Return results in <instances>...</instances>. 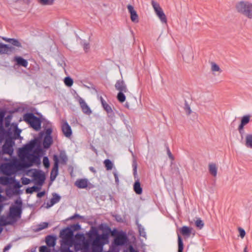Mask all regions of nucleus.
I'll list each match as a JSON object with an SVG mask.
<instances>
[{
  "mask_svg": "<svg viewBox=\"0 0 252 252\" xmlns=\"http://www.w3.org/2000/svg\"><path fill=\"white\" fill-rule=\"evenodd\" d=\"M106 230V232L99 234L97 229L92 226L87 233L89 238L87 240H89L93 252H102L103 246L108 243L109 235L111 230L109 227H107Z\"/></svg>",
  "mask_w": 252,
  "mask_h": 252,
  "instance_id": "1",
  "label": "nucleus"
},
{
  "mask_svg": "<svg viewBox=\"0 0 252 252\" xmlns=\"http://www.w3.org/2000/svg\"><path fill=\"white\" fill-rule=\"evenodd\" d=\"M33 144L26 145L19 150V156L24 158L22 163L24 167H31L33 163L37 165L40 164V159L38 156L31 153L33 150Z\"/></svg>",
  "mask_w": 252,
  "mask_h": 252,
  "instance_id": "2",
  "label": "nucleus"
},
{
  "mask_svg": "<svg viewBox=\"0 0 252 252\" xmlns=\"http://www.w3.org/2000/svg\"><path fill=\"white\" fill-rule=\"evenodd\" d=\"M76 241H74V250L77 252L80 250L82 252H93L90 250V242L87 240L83 234L77 233L75 236Z\"/></svg>",
  "mask_w": 252,
  "mask_h": 252,
  "instance_id": "3",
  "label": "nucleus"
},
{
  "mask_svg": "<svg viewBox=\"0 0 252 252\" xmlns=\"http://www.w3.org/2000/svg\"><path fill=\"white\" fill-rule=\"evenodd\" d=\"M236 9L238 12L249 19H252V3L240 1L236 4Z\"/></svg>",
  "mask_w": 252,
  "mask_h": 252,
  "instance_id": "4",
  "label": "nucleus"
},
{
  "mask_svg": "<svg viewBox=\"0 0 252 252\" xmlns=\"http://www.w3.org/2000/svg\"><path fill=\"white\" fill-rule=\"evenodd\" d=\"M60 235L62 239L63 245L72 247L74 242L73 233L69 227L62 230L60 232Z\"/></svg>",
  "mask_w": 252,
  "mask_h": 252,
  "instance_id": "5",
  "label": "nucleus"
},
{
  "mask_svg": "<svg viewBox=\"0 0 252 252\" xmlns=\"http://www.w3.org/2000/svg\"><path fill=\"white\" fill-rule=\"evenodd\" d=\"M115 89L119 91L117 98L119 102L122 103L126 100V96L124 93L128 92L127 86L125 81L123 80H118L115 85Z\"/></svg>",
  "mask_w": 252,
  "mask_h": 252,
  "instance_id": "6",
  "label": "nucleus"
},
{
  "mask_svg": "<svg viewBox=\"0 0 252 252\" xmlns=\"http://www.w3.org/2000/svg\"><path fill=\"white\" fill-rule=\"evenodd\" d=\"M61 160V163L63 164H65L68 160V158L66 155L65 152L62 151L60 152L59 157L56 155H54L53 156V160L54 162V166L52 169V172L55 171L56 173L54 176H53L51 174L50 179L51 181H53L56 177V176L58 174V168H59V159Z\"/></svg>",
  "mask_w": 252,
  "mask_h": 252,
  "instance_id": "7",
  "label": "nucleus"
},
{
  "mask_svg": "<svg viewBox=\"0 0 252 252\" xmlns=\"http://www.w3.org/2000/svg\"><path fill=\"white\" fill-rule=\"evenodd\" d=\"M11 132L8 135H5L7 136L5 139V142L2 147V153L3 154H7L11 156L13 153V147L15 144L14 141L13 140L12 137L10 136Z\"/></svg>",
  "mask_w": 252,
  "mask_h": 252,
  "instance_id": "8",
  "label": "nucleus"
},
{
  "mask_svg": "<svg viewBox=\"0 0 252 252\" xmlns=\"http://www.w3.org/2000/svg\"><path fill=\"white\" fill-rule=\"evenodd\" d=\"M15 203L17 204V206L10 207L9 209V217L12 219L20 218L22 213V201L21 200H16L15 201Z\"/></svg>",
  "mask_w": 252,
  "mask_h": 252,
  "instance_id": "9",
  "label": "nucleus"
},
{
  "mask_svg": "<svg viewBox=\"0 0 252 252\" xmlns=\"http://www.w3.org/2000/svg\"><path fill=\"white\" fill-rule=\"evenodd\" d=\"M128 240L126 233L123 231L117 232L114 238L113 243L116 246H122L126 244Z\"/></svg>",
  "mask_w": 252,
  "mask_h": 252,
  "instance_id": "10",
  "label": "nucleus"
},
{
  "mask_svg": "<svg viewBox=\"0 0 252 252\" xmlns=\"http://www.w3.org/2000/svg\"><path fill=\"white\" fill-rule=\"evenodd\" d=\"M153 7L154 9V10L158 16L159 19L160 20L161 22L162 23H167V18L166 16L164 13L162 8L160 7L159 4L155 1L154 0H152L151 2Z\"/></svg>",
  "mask_w": 252,
  "mask_h": 252,
  "instance_id": "11",
  "label": "nucleus"
},
{
  "mask_svg": "<svg viewBox=\"0 0 252 252\" xmlns=\"http://www.w3.org/2000/svg\"><path fill=\"white\" fill-rule=\"evenodd\" d=\"M33 144V153L35 156H38L39 158L40 156L42 154L43 150L41 146V141L38 138H35L32 140L27 145H31Z\"/></svg>",
  "mask_w": 252,
  "mask_h": 252,
  "instance_id": "12",
  "label": "nucleus"
},
{
  "mask_svg": "<svg viewBox=\"0 0 252 252\" xmlns=\"http://www.w3.org/2000/svg\"><path fill=\"white\" fill-rule=\"evenodd\" d=\"M5 112L4 111H0V142H1L4 138V136L8 135L10 131H6L3 127V122Z\"/></svg>",
  "mask_w": 252,
  "mask_h": 252,
  "instance_id": "13",
  "label": "nucleus"
},
{
  "mask_svg": "<svg viewBox=\"0 0 252 252\" xmlns=\"http://www.w3.org/2000/svg\"><path fill=\"white\" fill-rule=\"evenodd\" d=\"M32 177L39 185H42L45 180L44 174L40 170H35L33 173Z\"/></svg>",
  "mask_w": 252,
  "mask_h": 252,
  "instance_id": "14",
  "label": "nucleus"
},
{
  "mask_svg": "<svg viewBox=\"0 0 252 252\" xmlns=\"http://www.w3.org/2000/svg\"><path fill=\"white\" fill-rule=\"evenodd\" d=\"M101 104L104 109L106 111L107 115L109 118H113L115 116V114L112 109L111 107L107 104L102 97H100Z\"/></svg>",
  "mask_w": 252,
  "mask_h": 252,
  "instance_id": "15",
  "label": "nucleus"
},
{
  "mask_svg": "<svg viewBox=\"0 0 252 252\" xmlns=\"http://www.w3.org/2000/svg\"><path fill=\"white\" fill-rule=\"evenodd\" d=\"M78 101L83 112L87 115H90L92 113V111L85 100L82 97H79Z\"/></svg>",
  "mask_w": 252,
  "mask_h": 252,
  "instance_id": "16",
  "label": "nucleus"
},
{
  "mask_svg": "<svg viewBox=\"0 0 252 252\" xmlns=\"http://www.w3.org/2000/svg\"><path fill=\"white\" fill-rule=\"evenodd\" d=\"M62 130L64 136L66 137H70L72 135L71 127L67 122H64L62 125Z\"/></svg>",
  "mask_w": 252,
  "mask_h": 252,
  "instance_id": "17",
  "label": "nucleus"
},
{
  "mask_svg": "<svg viewBox=\"0 0 252 252\" xmlns=\"http://www.w3.org/2000/svg\"><path fill=\"white\" fill-rule=\"evenodd\" d=\"M14 50V48L8 45L0 43V54H10Z\"/></svg>",
  "mask_w": 252,
  "mask_h": 252,
  "instance_id": "18",
  "label": "nucleus"
},
{
  "mask_svg": "<svg viewBox=\"0 0 252 252\" xmlns=\"http://www.w3.org/2000/svg\"><path fill=\"white\" fill-rule=\"evenodd\" d=\"M61 199V197L56 193H52V197L49 202L47 203V208H50L54 204L58 203Z\"/></svg>",
  "mask_w": 252,
  "mask_h": 252,
  "instance_id": "19",
  "label": "nucleus"
},
{
  "mask_svg": "<svg viewBox=\"0 0 252 252\" xmlns=\"http://www.w3.org/2000/svg\"><path fill=\"white\" fill-rule=\"evenodd\" d=\"M192 228L187 226H183L182 227H181L180 229V231L181 234L185 238H189L191 234V230Z\"/></svg>",
  "mask_w": 252,
  "mask_h": 252,
  "instance_id": "20",
  "label": "nucleus"
},
{
  "mask_svg": "<svg viewBox=\"0 0 252 252\" xmlns=\"http://www.w3.org/2000/svg\"><path fill=\"white\" fill-rule=\"evenodd\" d=\"M30 125L34 129L38 130L41 128V121L39 118L36 117Z\"/></svg>",
  "mask_w": 252,
  "mask_h": 252,
  "instance_id": "21",
  "label": "nucleus"
},
{
  "mask_svg": "<svg viewBox=\"0 0 252 252\" xmlns=\"http://www.w3.org/2000/svg\"><path fill=\"white\" fill-rule=\"evenodd\" d=\"M1 170L4 174L10 175L12 173V166L9 163L5 164L1 166Z\"/></svg>",
  "mask_w": 252,
  "mask_h": 252,
  "instance_id": "22",
  "label": "nucleus"
},
{
  "mask_svg": "<svg viewBox=\"0 0 252 252\" xmlns=\"http://www.w3.org/2000/svg\"><path fill=\"white\" fill-rule=\"evenodd\" d=\"M14 61L18 65L25 67H27L28 65V61L21 57H15L14 58Z\"/></svg>",
  "mask_w": 252,
  "mask_h": 252,
  "instance_id": "23",
  "label": "nucleus"
},
{
  "mask_svg": "<svg viewBox=\"0 0 252 252\" xmlns=\"http://www.w3.org/2000/svg\"><path fill=\"white\" fill-rule=\"evenodd\" d=\"M2 39L4 41L9 42L13 46H15L17 47H22V44L21 42L18 39L15 38H8L5 37H3Z\"/></svg>",
  "mask_w": 252,
  "mask_h": 252,
  "instance_id": "24",
  "label": "nucleus"
},
{
  "mask_svg": "<svg viewBox=\"0 0 252 252\" xmlns=\"http://www.w3.org/2000/svg\"><path fill=\"white\" fill-rule=\"evenodd\" d=\"M53 143L52 136H45L43 141V145L44 149H48Z\"/></svg>",
  "mask_w": 252,
  "mask_h": 252,
  "instance_id": "25",
  "label": "nucleus"
},
{
  "mask_svg": "<svg viewBox=\"0 0 252 252\" xmlns=\"http://www.w3.org/2000/svg\"><path fill=\"white\" fill-rule=\"evenodd\" d=\"M133 190L137 194L140 195L142 193V188L141 187L140 183L138 179L134 183Z\"/></svg>",
  "mask_w": 252,
  "mask_h": 252,
  "instance_id": "26",
  "label": "nucleus"
},
{
  "mask_svg": "<svg viewBox=\"0 0 252 252\" xmlns=\"http://www.w3.org/2000/svg\"><path fill=\"white\" fill-rule=\"evenodd\" d=\"M75 184L79 189H85L88 186V181L86 179H80L77 180Z\"/></svg>",
  "mask_w": 252,
  "mask_h": 252,
  "instance_id": "27",
  "label": "nucleus"
},
{
  "mask_svg": "<svg viewBox=\"0 0 252 252\" xmlns=\"http://www.w3.org/2000/svg\"><path fill=\"white\" fill-rule=\"evenodd\" d=\"M46 243L49 247H54L56 245V238L51 235H48L46 237Z\"/></svg>",
  "mask_w": 252,
  "mask_h": 252,
  "instance_id": "28",
  "label": "nucleus"
},
{
  "mask_svg": "<svg viewBox=\"0 0 252 252\" xmlns=\"http://www.w3.org/2000/svg\"><path fill=\"white\" fill-rule=\"evenodd\" d=\"M35 117L36 116H34L33 114L29 113H26L24 115L23 119L26 122L30 125Z\"/></svg>",
  "mask_w": 252,
  "mask_h": 252,
  "instance_id": "29",
  "label": "nucleus"
},
{
  "mask_svg": "<svg viewBox=\"0 0 252 252\" xmlns=\"http://www.w3.org/2000/svg\"><path fill=\"white\" fill-rule=\"evenodd\" d=\"M12 182H15V180L13 178H9L7 177H0V183L3 185H6L11 183Z\"/></svg>",
  "mask_w": 252,
  "mask_h": 252,
  "instance_id": "30",
  "label": "nucleus"
},
{
  "mask_svg": "<svg viewBox=\"0 0 252 252\" xmlns=\"http://www.w3.org/2000/svg\"><path fill=\"white\" fill-rule=\"evenodd\" d=\"M209 170L210 174L214 177L217 174V167L215 163H210L209 164Z\"/></svg>",
  "mask_w": 252,
  "mask_h": 252,
  "instance_id": "31",
  "label": "nucleus"
},
{
  "mask_svg": "<svg viewBox=\"0 0 252 252\" xmlns=\"http://www.w3.org/2000/svg\"><path fill=\"white\" fill-rule=\"evenodd\" d=\"M245 146L247 148L252 149V134H248L246 136Z\"/></svg>",
  "mask_w": 252,
  "mask_h": 252,
  "instance_id": "32",
  "label": "nucleus"
},
{
  "mask_svg": "<svg viewBox=\"0 0 252 252\" xmlns=\"http://www.w3.org/2000/svg\"><path fill=\"white\" fill-rule=\"evenodd\" d=\"M178 252H183L184 249V244L182 237L179 234H178Z\"/></svg>",
  "mask_w": 252,
  "mask_h": 252,
  "instance_id": "33",
  "label": "nucleus"
},
{
  "mask_svg": "<svg viewBox=\"0 0 252 252\" xmlns=\"http://www.w3.org/2000/svg\"><path fill=\"white\" fill-rule=\"evenodd\" d=\"M250 121V116L245 115L242 118L241 124L239 126H244L248 124Z\"/></svg>",
  "mask_w": 252,
  "mask_h": 252,
  "instance_id": "34",
  "label": "nucleus"
},
{
  "mask_svg": "<svg viewBox=\"0 0 252 252\" xmlns=\"http://www.w3.org/2000/svg\"><path fill=\"white\" fill-rule=\"evenodd\" d=\"M104 164L107 170H110L112 169L113 163L109 159H106L104 161Z\"/></svg>",
  "mask_w": 252,
  "mask_h": 252,
  "instance_id": "35",
  "label": "nucleus"
},
{
  "mask_svg": "<svg viewBox=\"0 0 252 252\" xmlns=\"http://www.w3.org/2000/svg\"><path fill=\"white\" fill-rule=\"evenodd\" d=\"M21 132V130L19 129L17 127H16L15 130L14 131L13 136L12 137V139H17L18 138H21L20 133Z\"/></svg>",
  "mask_w": 252,
  "mask_h": 252,
  "instance_id": "36",
  "label": "nucleus"
},
{
  "mask_svg": "<svg viewBox=\"0 0 252 252\" xmlns=\"http://www.w3.org/2000/svg\"><path fill=\"white\" fill-rule=\"evenodd\" d=\"M55 0H38L39 3L42 5H51L54 3Z\"/></svg>",
  "mask_w": 252,
  "mask_h": 252,
  "instance_id": "37",
  "label": "nucleus"
},
{
  "mask_svg": "<svg viewBox=\"0 0 252 252\" xmlns=\"http://www.w3.org/2000/svg\"><path fill=\"white\" fill-rule=\"evenodd\" d=\"M211 64V70L213 72H215V71H217V72H221V70L220 69V67L216 63H215L214 62H212Z\"/></svg>",
  "mask_w": 252,
  "mask_h": 252,
  "instance_id": "38",
  "label": "nucleus"
},
{
  "mask_svg": "<svg viewBox=\"0 0 252 252\" xmlns=\"http://www.w3.org/2000/svg\"><path fill=\"white\" fill-rule=\"evenodd\" d=\"M132 167H133V176L134 178H136L137 177V163L136 160L134 159L132 162Z\"/></svg>",
  "mask_w": 252,
  "mask_h": 252,
  "instance_id": "39",
  "label": "nucleus"
},
{
  "mask_svg": "<svg viewBox=\"0 0 252 252\" xmlns=\"http://www.w3.org/2000/svg\"><path fill=\"white\" fill-rule=\"evenodd\" d=\"M64 82L66 86L71 87L73 83V80L69 77H66L64 79Z\"/></svg>",
  "mask_w": 252,
  "mask_h": 252,
  "instance_id": "40",
  "label": "nucleus"
},
{
  "mask_svg": "<svg viewBox=\"0 0 252 252\" xmlns=\"http://www.w3.org/2000/svg\"><path fill=\"white\" fill-rule=\"evenodd\" d=\"M130 19L132 22L134 23L138 22V16L136 13V11L131 13L130 14Z\"/></svg>",
  "mask_w": 252,
  "mask_h": 252,
  "instance_id": "41",
  "label": "nucleus"
},
{
  "mask_svg": "<svg viewBox=\"0 0 252 252\" xmlns=\"http://www.w3.org/2000/svg\"><path fill=\"white\" fill-rule=\"evenodd\" d=\"M195 226L200 229H202L204 225L203 221L200 219H197V220L195 222Z\"/></svg>",
  "mask_w": 252,
  "mask_h": 252,
  "instance_id": "42",
  "label": "nucleus"
},
{
  "mask_svg": "<svg viewBox=\"0 0 252 252\" xmlns=\"http://www.w3.org/2000/svg\"><path fill=\"white\" fill-rule=\"evenodd\" d=\"M184 109L186 112V114L188 115H189L191 114V110L190 109V107L189 104L188 103L187 101H185Z\"/></svg>",
  "mask_w": 252,
  "mask_h": 252,
  "instance_id": "43",
  "label": "nucleus"
},
{
  "mask_svg": "<svg viewBox=\"0 0 252 252\" xmlns=\"http://www.w3.org/2000/svg\"><path fill=\"white\" fill-rule=\"evenodd\" d=\"M69 228L71 229L72 232L73 233L74 231L80 230L81 229V226L79 224L76 223L71 225Z\"/></svg>",
  "mask_w": 252,
  "mask_h": 252,
  "instance_id": "44",
  "label": "nucleus"
},
{
  "mask_svg": "<svg viewBox=\"0 0 252 252\" xmlns=\"http://www.w3.org/2000/svg\"><path fill=\"white\" fill-rule=\"evenodd\" d=\"M43 164L44 167L48 168L50 166V162L47 157H44L43 159Z\"/></svg>",
  "mask_w": 252,
  "mask_h": 252,
  "instance_id": "45",
  "label": "nucleus"
},
{
  "mask_svg": "<svg viewBox=\"0 0 252 252\" xmlns=\"http://www.w3.org/2000/svg\"><path fill=\"white\" fill-rule=\"evenodd\" d=\"M11 224H12L11 222L7 221L3 217L0 218V226H5Z\"/></svg>",
  "mask_w": 252,
  "mask_h": 252,
  "instance_id": "46",
  "label": "nucleus"
},
{
  "mask_svg": "<svg viewBox=\"0 0 252 252\" xmlns=\"http://www.w3.org/2000/svg\"><path fill=\"white\" fill-rule=\"evenodd\" d=\"M61 252H73L72 251H71L69 249L70 247H64L63 245V244H61Z\"/></svg>",
  "mask_w": 252,
  "mask_h": 252,
  "instance_id": "47",
  "label": "nucleus"
},
{
  "mask_svg": "<svg viewBox=\"0 0 252 252\" xmlns=\"http://www.w3.org/2000/svg\"><path fill=\"white\" fill-rule=\"evenodd\" d=\"M138 229L140 235L141 236L145 237L146 236V233L144 231V228L142 227L141 225H138Z\"/></svg>",
  "mask_w": 252,
  "mask_h": 252,
  "instance_id": "48",
  "label": "nucleus"
},
{
  "mask_svg": "<svg viewBox=\"0 0 252 252\" xmlns=\"http://www.w3.org/2000/svg\"><path fill=\"white\" fill-rule=\"evenodd\" d=\"M113 174L114 178H115V180L116 184L117 185H119V180L118 174L117 171H114L113 172Z\"/></svg>",
  "mask_w": 252,
  "mask_h": 252,
  "instance_id": "49",
  "label": "nucleus"
},
{
  "mask_svg": "<svg viewBox=\"0 0 252 252\" xmlns=\"http://www.w3.org/2000/svg\"><path fill=\"white\" fill-rule=\"evenodd\" d=\"M39 252H50V250L45 246H41L39 248Z\"/></svg>",
  "mask_w": 252,
  "mask_h": 252,
  "instance_id": "50",
  "label": "nucleus"
},
{
  "mask_svg": "<svg viewBox=\"0 0 252 252\" xmlns=\"http://www.w3.org/2000/svg\"><path fill=\"white\" fill-rule=\"evenodd\" d=\"M238 230L240 233V236L242 238H243L244 236H245L246 232L244 229L239 227L238 228Z\"/></svg>",
  "mask_w": 252,
  "mask_h": 252,
  "instance_id": "51",
  "label": "nucleus"
},
{
  "mask_svg": "<svg viewBox=\"0 0 252 252\" xmlns=\"http://www.w3.org/2000/svg\"><path fill=\"white\" fill-rule=\"evenodd\" d=\"M124 252H139L138 251L135 250L132 246L130 245L127 249V251H125Z\"/></svg>",
  "mask_w": 252,
  "mask_h": 252,
  "instance_id": "52",
  "label": "nucleus"
},
{
  "mask_svg": "<svg viewBox=\"0 0 252 252\" xmlns=\"http://www.w3.org/2000/svg\"><path fill=\"white\" fill-rule=\"evenodd\" d=\"M238 130L241 134L242 138L243 137V134H244L245 131L244 129V126H239L238 127Z\"/></svg>",
  "mask_w": 252,
  "mask_h": 252,
  "instance_id": "53",
  "label": "nucleus"
},
{
  "mask_svg": "<svg viewBox=\"0 0 252 252\" xmlns=\"http://www.w3.org/2000/svg\"><path fill=\"white\" fill-rule=\"evenodd\" d=\"M36 189L37 187H36L35 186H33L31 188L27 189L26 190V192L27 193H32L33 192V190H35Z\"/></svg>",
  "mask_w": 252,
  "mask_h": 252,
  "instance_id": "54",
  "label": "nucleus"
},
{
  "mask_svg": "<svg viewBox=\"0 0 252 252\" xmlns=\"http://www.w3.org/2000/svg\"><path fill=\"white\" fill-rule=\"evenodd\" d=\"M82 218V217L80 216L79 214H75L73 216L69 218V220H72L75 219H81Z\"/></svg>",
  "mask_w": 252,
  "mask_h": 252,
  "instance_id": "55",
  "label": "nucleus"
},
{
  "mask_svg": "<svg viewBox=\"0 0 252 252\" xmlns=\"http://www.w3.org/2000/svg\"><path fill=\"white\" fill-rule=\"evenodd\" d=\"M167 153L169 158L171 159L172 160H173L174 159V157L171 154L168 147L167 148Z\"/></svg>",
  "mask_w": 252,
  "mask_h": 252,
  "instance_id": "56",
  "label": "nucleus"
},
{
  "mask_svg": "<svg viewBox=\"0 0 252 252\" xmlns=\"http://www.w3.org/2000/svg\"><path fill=\"white\" fill-rule=\"evenodd\" d=\"M127 9L128 10V12L131 14V13L135 12L136 11L134 9V7L131 5H127Z\"/></svg>",
  "mask_w": 252,
  "mask_h": 252,
  "instance_id": "57",
  "label": "nucleus"
},
{
  "mask_svg": "<svg viewBox=\"0 0 252 252\" xmlns=\"http://www.w3.org/2000/svg\"><path fill=\"white\" fill-rule=\"evenodd\" d=\"M52 132V129L50 128H48L46 130V135L45 136H51V133Z\"/></svg>",
  "mask_w": 252,
  "mask_h": 252,
  "instance_id": "58",
  "label": "nucleus"
},
{
  "mask_svg": "<svg viewBox=\"0 0 252 252\" xmlns=\"http://www.w3.org/2000/svg\"><path fill=\"white\" fill-rule=\"evenodd\" d=\"M48 224L47 223L44 222L42 224L40 225L39 229L41 230V229H44L45 228H47L48 226Z\"/></svg>",
  "mask_w": 252,
  "mask_h": 252,
  "instance_id": "59",
  "label": "nucleus"
},
{
  "mask_svg": "<svg viewBox=\"0 0 252 252\" xmlns=\"http://www.w3.org/2000/svg\"><path fill=\"white\" fill-rule=\"evenodd\" d=\"M83 48L85 51L87 52L88 50H89L90 48L89 44L87 43H85L83 45Z\"/></svg>",
  "mask_w": 252,
  "mask_h": 252,
  "instance_id": "60",
  "label": "nucleus"
},
{
  "mask_svg": "<svg viewBox=\"0 0 252 252\" xmlns=\"http://www.w3.org/2000/svg\"><path fill=\"white\" fill-rule=\"evenodd\" d=\"M30 182V180L28 178H25L22 181V183L24 185H27L29 184Z\"/></svg>",
  "mask_w": 252,
  "mask_h": 252,
  "instance_id": "61",
  "label": "nucleus"
},
{
  "mask_svg": "<svg viewBox=\"0 0 252 252\" xmlns=\"http://www.w3.org/2000/svg\"><path fill=\"white\" fill-rule=\"evenodd\" d=\"M10 118H11V117L10 116H8L5 118V126H8L9 125L10 122H9V119H10Z\"/></svg>",
  "mask_w": 252,
  "mask_h": 252,
  "instance_id": "62",
  "label": "nucleus"
},
{
  "mask_svg": "<svg viewBox=\"0 0 252 252\" xmlns=\"http://www.w3.org/2000/svg\"><path fill=\"white\" fill-rule=\"evenodd\" d=\"M45 194V191H41L39 192H38L37 194V197L38 198H41L42 196H43Z\"/></svg>",
  "mask_w": 252,
  "mask_h": 252,
  "instance_id": "63",
  "label": "nucleus"
},
{
  "mask_svg": "<svg viewBox=\"0 0 252 252\" xmlns=\"http://www.w3.org/2000/svg\"><path fill=\"white\" fill-rule=\"evenodd\" d=\"M21 187V185L20 184L19 182H16L14 184V188L15 189H19Z\"/></svg>",
  "mask_w": 252,
  "mask_h": 252,
  "instance_id": "64",
  "label": "nucleus"
}]
</instances>
